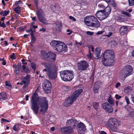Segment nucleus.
I'll use <instances>...</instances> for the list:
<instances>
[{
    "mask_svg": "<svg viewBox=\"0 0 134 134\" xmlns=\"http://www.w3.org/2000/svg\"><path fill=\"white\" fill-rule=\"evenodd\" d=\"M31 109L35 114H37L39 109L41 114H42L47 111L48 104L46 97H38L37 94L34 93L31 97Z\"/></svg>",
    "mask_w": 134,
    "mask_h": 134,
    "instance_id": "nucleus-1",
    "label": "nucleus"
},
{
    "mask_svg": "<svg viewBox=\"0 0 134 134\" xmlns=\"http://www.w3.org/2000/svg\"><path fill=\"white\" fill-rule=\"evenodd\" d=\"M41 64L45 68L42 71L43 72H46L49 79L54 80L57 77V67L56 65L54 64H50L47 62H43Z\"/></svg>",
    "mask_w": 134,
    "mask_h": 134,
    "instance_id": "nucleus-2",
    "label": "nucleus"
},
{
    "mask_svg": "<svg viewBox=\"0 0 134 134\" xmlns=\"http://www.w3.org/2000/svg\"><path fill=\"white\" fill-rule=\"evenodd\" d=\"M102 62L103 64L106 66L112 64L113 59L115 57L114 52L111 50L108 49L105 50L103 55Z\"/></svg>",
    "mask_w": 134,
    "mask_h": 134,
    "instance_id": "nucleus-3",
    "label": "nucleus"
},
{
    "mask_svg": "<svg viewBox=\"0 0 134 134\" xmlns=\"http://www.w3.org/2000/svg\"><path fill=\"white\" fill-rule=\"evenodd\" d=\"M50 45L58 53L64 52L68 50L67 46L62 42L53 40L51 42Z\"/></svg>",
    "mask_w": 134,
    "mask_h": 134,
    "instance_id": "nucleus-4",
    "label": "nucleus"
},
{
    "mask_svg": "<svg viewBox=\"0 0 134 134\" xmlns=\"http://www.w3.org/2000/svg\"><path fill=\"white\" fill-rule=\"evenodd\" d=\"M41 57L42 59L49 62H54L55 60L56 55L51 52L46 53L44 51L41 52Z\"/></svg>",
    "mask_w": 134,
    "mask_h": 134,
    "instance_id": "nucleus-5",
    "label": "nucleus"
},
{
    "mask_svg": "<svg viewBox=\"0 0 134 134\" xmlns=\"http://www.w3.org/2000/svg\"><path fill=\"white\" fill-rule=\"evenodd\" d=\"M61 79L64 81H70L73 78L74 74L72 71L65 70L60 72Z\"/></svg>",
    "mask_w": 134,
    "mask_h": 134,
    "instance_id": "nucleus-6",
    "label": "nucleus"
},
{
    "mask_svg": "<svg viewBox=\"0 0 134 134\" xmlns=\"http://www.w3.org/2000/svg\"><path fill=\"white\" fill-rule=\"evenodd\" d=\"M37 16L39 20L41 22L45 24H47L48 21L45 18L44 15V13L42 10L41 9H38L37 11Z\"/></svg>",
    "mask_w": 134,
    "mask_h": 134,
    "instance_id": "nucleus-7",
    "label": "nucleus"
},
{
    "mask_svg": "<svg viewBox=\"0 0 134 134\" xmlns=\"http://www.w3.org/2000/svg\"><path fill=\"white\" fill-rule=\"evenodd\" d=\"M88 66V63L85 60L80 61L77 63V67L79 70L80 72L86 70Z\"/></svg>",
    "mask_w": 134,
    "mask_h": 134,
    "instance_id": "nucleus-8",
    "label": "nucleus"
},
{
    "mask_svg": "<svg viewBox=\"0 0 134 134\" xmlns=\"http://www.w3.org/2000/svg\"><path fill=\"white\" fill-rule=\"evenodd\" d=\"M42 87L46 92L49 93L51 88V84L48 80H45L42 84Z\"/></svg>",
    "mask_w": 134,
    "mask_h": 134,
    "instance_id": "nucleus-9",
    "label": "nucleus"
},
{
    "mask_svg": "<svg viewBox=\"0 0 134 134\" xmlns=\"http://www.w3.org/2000/svg\"><path fill=\"white\" fill-rule=\"evenodd\" d=\"M102 108L106 111L111 113L113 111L112 106L108 102H106L102 104Z\"/></svg>",
    "mask_w": 134,
    "mask_h": 134,
    "instance_id": "nucleus-10",
    "label": "nucleus"
},
{
    "mask_svg": "<svg viewBox=\"0 0 134 134\" xmlns=\"http://www.w3.org/2000/svg\"><path fill=\"white\" fill-rule=\"evenodd\" d=\"M119 123L116 119L114 118H111L108 120L107 125L109 127H111L113 126H118L119 125Z\"/></svg>",
    "mask_w": 134,
    "mask_h": 134,
    "instance_id": "nucleus-11",
    "label": "nucleus"
},
{
    "mask_svg": "<svg viewBox=\"0 0 134 134\" xmlns=\"http://www.w3.org/2000/svg\"><path fill=\"white\" fill-rule=\"evenodd\" d=\"M30 76L29 75H27L25 77H23L21 79V82H20V85L24 84L23 88H25L27 87L29 83Z\"/></svg>",
    "mask_w": 134,
    "mask_h": 134,
    "instance_id": "nucleus-12",
    "label": "nucleus"
},
{
    "mask_svg": "<svg viewBox=\"0 0 134 134\" xmlns=\"http://www.w3.org/2000/svg\"><path fill=\"white\" fill-rule=\"evenodd\" d=\"M104 10H101L98 11L96 14V15L98 18L102 20L105 18L107 17L104 12Z\"/></svg>",
    "mask_w": 134,
    "mask_h": 134,
    "instance_id": "nucleus-13",
    "label": "nucleus"
},
{
    "mask_svg": "<svg viewBox=\"0 0 134 134\" xmlns=\"http://www.w3.org/2000/svg\"><path fill=\"white\" fill-rule=\"evenodd\" d=\"M77 120L75 118H72L67 120L66 124L67 125H70V127L73 128L77 125Z\"/></svg>",
    "mask_w": 134,
    "mask_h": 134,
    "instance_id": "nucleus-14",
    "label": "nucleus"
},
{
    "mask_svg": "<svg viewBox=\"0 0 134 134\" xmlns=\"http://www.w3.org/2000/svg\"><path fill=\"white\" fill-rule=\"evenodd\" d=\"M60 131L62 133H71L73 132L72 127H70V126L64 127L61 128Z\"/></svg>",
    "mask_w": 134,
    "mask_h": 134,
    "instance_id": "nucleus-15",
    "label": "nucleus"
},
{
    "mask_svg": "<svg viewBox=\"0 0 134 134\" xmlns=\"http://www.w3.org/2000/svg\"><path fill=\"white\" fill-rule=\"evenodd\" d=\"M78 131L79 133L81 134L84 133L86 130V126L83 123L80 122L78 125Z\"/></svg>",
    "mask_w": 134,
    "mask_h": 134,
    "instance_id": "nucleus-16",
    "label": "nucleus"
},
{
    "mask_svg": "<svg viewBox=\"0 0 134 134\" xmlns=\"http://www.w3.org/2000/svg\"><path fill=\"white\" fill-rule=\"evenodd\" d=\"M75 100V99L73 97L71 96L64 102L63 105L65 107L69 106Z\"/></svg>",
    "mask_w": 134,
    "mask_h": 134,
    "instance_id": "nucleus-17",
    "label": "nucleus"
},
{
    "mask_svg": "<svg viewBox=\"0 0 134 134\" xmlns=\"http://www.w3.org/2000/svg\"><path fill=\"white\" fill-rule=\"evenodd\" d=\"M119 77L121 79H125L126 77L129 76L125 70L123 68L120 72L119 73Z\"/></svg>",
    "mask_w": 134,
    "mask_h": 134,
    "instance_id": "nucleus-18",
    "label": "nucleus"
},
{
    "mask_svg": "<svg viewBox=\"0 0 134 134\" xmlns=\"http://www.w3.org/2000/svg\"><path fill=\"white\" fill-rule=\"evenodd\" d=\"M123 68L129 76L132 74L133 70L132 68L131 65H126Z\"/></svg>",
    "mask_w": 134,
    "mask_h": 134,
    "instance_id": "nucleus-19",
    "label": "nucleus"
},
{
    "mask_svg": "<svg viewBox=\"0 0 134 134\" xmlns=\"http://www.w3.org/2000/svg\"><path fill=\"white\" fill-rule=\"evenodd\" d=\"M54 28L57 31L59 32L61 31L62 28V23L60 22H56L54 24Z\"/></svg>",
    "mask_w": 134,
    "mask_h": 134,
    "instance_id": "nucleus-20",
    "label": "nucleus"
},
{
    "mask_svg": "<svg viewBox=\"0 0 134 134\" xmlns=\"http://www.w3.org/2000/svg\"><path fill=\"white\" fill-rule=\"evenodd\" d=\"M126 18V17L123 15H120L119 16H117L116 17V19L118 21L122 22L127 20V19Z\"/></svg>",
    "mask_w": 134,
    "mask_h": 134,
    "instance_id": "nucleus-21",
    "label": "nucleus"
},
{
    "mask_svg": "<svg viewBox=\"0 0 134 134\" xmlns=\"http://www.w3.org/2000/svg\"><path fill=\"white\" fill-rule=\"evenodd\" d=\"M82 92V89H78L71 96L73 97L76 100L77 99L78 96Z\"/></svg>",
    "mask_w": 134,
    "mask_h": 134,
    "instance_id": "nucleus-22",
    "label": "nucleus"
},
{
    "mask_svg": "<svg viewBox=\"0 0 134 134\" xmlns=\"http://www.w3.org/2000/svg\"><path fill=\"white\" fill-rule=\"evenodd\" d=\"M104 12L107 17L110 14L111 11V8L110 7L108 6L106 7L104 10Z\"/></svg>",
    "mask_w": 134,
    "mask_h": 134,
    "instance_id": "nucleus-23",
    "label": "nucleus"
},
{
    "mask_svg": "<svg viewBox=\"0 0 134 134\" xmlns=\"http://www.w3.org/2000/svg\"><path fill=\"white\" fill-rule=\"evenodd\" d=\"M127 30L126 26H123L121 27L120 29V32L122 35H124L126 33Z\"/></svg>",
    "mask_w": 134,
    "mask_h": 134,
    "instance_id": "nucleus-24",
    "label": "nucleus"
},
{
    "mask_svg": "<svg viewBox=\"0 0 134 134\" xmlns=\"http://www.w3.org/2000/svg\"><path fill=\"white\" fill-rule=\"evenodd\" d=\"M90 18V16L86 17L84 19V21L87 25L90 26L91 24V21L89 20Z\"/></svg>",
    "mask_w": 134,
    "mask_h": 134,
    "instance_id": "nucleus-25",
    "label": "nucleus"
},
{
    "mask_svg": "<svg viewBox=\"0 0 134 134\" xmlns=\"http://www.w3.org/2000/svg\"><path fill=\"white\" fill-rule=\"evenodd\" d=\"M100 25V24L98 20H97V21L91 23V25H90V26L97 28L99 27Z\"/></svg>",
    "mask_w": 134,
    "mask_h": 134,
    "instance_id": "nucleus-26",
    "label": "nucleus"
},
{
    "mask_svg": "<svg viewBox=\"0 0 134 134\" xmlns=\"http://www.w3.org/2000/svg\"><path fill=\"white\" fill-rule=\"evenodd\" d=\"M7 99V96L5 93L2 92L0 93V99L2 100H5Z\"/></svg>",
    "mask_w": 134,
    "mask_h": 134,
    "instance_id": "nucleus-27",
    "label": "nucleus"
},
{
    "mask_svg": "<svg viewBox=\"0 0 134 134\" xmlns=\"http://www.w3.org/2000/svg\"><path fill=\"white\" fill-rule=\"evenodd\" d=\"M30 35L31 37V43L33 44L35 42L36 40L35 37L33 33V31H31V32L30 34Z\"/></svg>",
    "mask_w": 134,
    "mask_h": 134,
    "instance_id": "nucleus-28",
    "label": "nucleus"
},
{
    "mask_svg": "<svg viewBox=\"0 0 134 134\" xmlns=\"http://www.w3.org/2000/svg\"><path fill=\"white\" fill-rule=\"evenodd\" d=\"M107 101L110 104L112 105H114V103L113 98L111 97V96H110L109 98L107 100Z\"/></svg>",
    "mask_w": 134,
    "mask_h": 134,
    "instance_id": "nucleus-29",
    "label": "nucleus"
},
{
    "mask_svg": "<svg viewBox=\"0 0 134 134\" xmlns=\"http://www.w3.org/2000/svg\"><path fill=\"white\" fill-rule=\"evenodd\" d=\"M9 13V10L7 11L4 10L1 12H0V14L3 16H7Z\"/></svg>",
    "mask_w": 134,
    "mask_h": 134,
    "instance_id": "nucleus-30",
    "label": "nucleus"
},
{
    "mask_svg": "<svg viewBox=\"0 0 134 134\" xmlns=\"http://www.w3.org/2000/svg\"><path fill=\"white\" fill-rule=\"evenodd\" d=\"M90 18L89 20L91 21V23L97 21L98 20L95 17L92 15L90 16Z\"/></svg>",
    "mask_w": 134,
    "mask_h": 134,
    "instance_id": "nucleus-31",
    "label": "nucleus"
},
{
    "mask_svg": "<svg viewBox=\"0 0 134 134\" xmlns=\"http://www.w3.org/2000/svg\"><path fill=\"white\" fill-rule=\"evenodd\" d=\"M93 106L94 108L97 110H98L99 107V103L96 102L93 103Z\"/></svg>",
    "mask_w": 134,
    "mask_h": 134,
    "instance_id": "nucleus-32",
    "label": "nucleus"
},
{
    "mask_svg": "<svg viewBox=\"0 0 134 134\" xmlns=\"http://www.w3.org/2000/svg\"><path fill=\"white\" fill-rule=\"evenodd\" d=\"M108 3L110 5L114 7H116V3L114 0H111L110 2H109Z\"/></svg>",
    "mask_w": 134,
    "mask_h": 134,
    "instance_id": "nucleus-33",
    "label": "nucleus"
},
{
    "mask_svg": "<svg viewBox=\"0 0 134 134\" xmlns=\"http://www.w3.org/2000/svg\"><path fill=\"white\" fill-rule=\"evenodd\" d=\"M70 88L69 86H64L62 88V90L63 92H66L70 90Z\"/></svg>",
    "mask_w": 134,
    "mask_h": 134,
    "instance_id": "nucleus-34",
    "label": "nucleus"
},
{
    "mask_svg": "<svg viewBox=\"0 0 134 134\" xmlns=\"http://www.w3.org/2000/svg\"><path fill=\"white\" fill-rule=\"evenodd\" d=\"M20 9V7H17L14 8V10L15 13L18 14L20 13L21 12Z\"/></svg>",
    "mask_w": 134,
    "mask_h": 134,
    "instance_id": "nucleus-35",
    "label": "nucleus"
},
{
    "mask_svg": "<svg viewBox=\"0 0 134 134\" xmlns=\"http://www.w3.org/2000/svg\"><path fill=\"white\" fill-rule=\"evenodd\" d=\"M94 58L97 60H99L101 57L100 54L97 53H94Z\"/></svg>",
    "mask_w": 134,
    "mask_h": 134,
    "instance_id": "nucleus-36",
    "label": "nucleus"
},
{
    "mask_svg": "<svg viewBox=\"0 0 134 134\" xmlns=\"http://www.w3.org/2000/svg\"><path fill=\"white\" fill-rule=\"evenodd\" d=\"M101 48L100 47H98L95 49V52L94 53L100 54Z\"/></svg>",
    "mask_w": 134,
    "mask_h": 134,
    "instance_id": "nucleus-37",
    "label": "nucleus"
},
{
    "mask_svg": "<svg viewBox=\"0 0 134 134\" xmlns=\"http://www.w3.org/2000/svg\"><path fill=\"white\" fill-rule=\"evenodd\" d=\"M121 13L122 14L129 17H130L131 16L130 14L126 12L122 11L121 12Z\"/></svg>",
    "mask_w": 134,
    "mask_h": 134,
    "instance_id": "nucleus-38",
    "label": "nucleus"
},
{
    "mask_svg": "<svg viewBox=\"0 0 134 134\" xmlns=\"http://www.w3.org/2000/svg\"><path fill=\"white\" fill-rule=\"evenodd\" d=\"M116 126H113L111 127H109L110 129L113 131H116L117 130Z\"/></svg>",
    "mask_w": 134,
    "mask_h": 134,
    "instance_id": "nucleus-39",
    "label": "nucleus"
},
{
    "mask_svg": "<svg viewBox=\"0 0 134 134\" xmlns=\"http://www.w3.org/2000/svg\"><path fill=\"white\" fill-rule=\"evenodd\" d=\"M13 130L15 131L18 130L19 129V127L17 125H14L13 127Z\"/></svg>",
    "mask_w": 134,
    "mask_h": 134,
    "instance_id": "nucleus-40",
    "label": "nucleus"
},
{
    "mask_svg": "<svg viewBox=\"0 0 134 134\" xmlns=\"http://www.w3.org/2000/svg\"><path fill=\"white\" fill-rule=\"evenodd\" d=\"M129 115L130 117L134 116V111L132 110L131 111H129Z\"/></svg>",
    "mask_w": 134,
    "mask_h": 134,
    "instance_id": "nucleus-41",
    "label": "nucleus"
},
{
    "mask_svg": "<svg viewBox=\"0 0 134 134\" xmlns=\"http://www.w3.org/2000/svg\"><path fill=\"white\" fill-rule=\"evenodd\" d=\"M5 83L6 86H8L11 89L12 87V85L10 84V82L9 81H6Z\"/></svg>",
    "mask_w": 134,
    "mask_h": 134,
    "instance_id": "nucleus-42",
    "label": "nucleus"
},
{
    "mask_svg": "<svg viewBox=\"0 0 134 134\" xmlns=\"http://www.w3.org/2000/svg\"><path fill=\"white\" fill-rule=\"evenodd\" d=\"M112 46L113 47L116 46L117 45V42L115 41H113L111 42Z\"/></svg>",
    "mask_w": 134,
    "mask_h": 134,
    "instance_id": "nucleus-43",
    "label": "nucleus"
},
{
    "mask_svg": "<svg viewBox=\"0 0 134 134\" xmlns=\"http://www.w3.org/2000/svg\"><path fill=\"white\" fill-rule=\"evenodd\" d=\"M31 66L32 68L35 70L36 68V65L35 63H32L31 64Z\"/></svg>",
    "mask_w": 134,
    "mask_h": 134,
    "instance_id": "nucleus-44",
    "label": "nucleus"
},
{
    "mask_svg": "<svg viewBox=\"0 0 134 134\" xmlns=\"http://www.w3.org/2000/svg\"><path fill=\"white\" fill-rule=\"evenodd\" d=\"M129 2L130 6L134 5V0H129Z\"/></svg>",
    "mask_w": 134,
    "mask_h": 134,
    "instance_id": "nucleus-45",
    "label": "nucleus"
},
{
    "mask_svg": "<svg viewBox=\"0 0 134 134\" xmlns=\"http://www.w3.org/2000/svg\"><path fill=\"white\" fill-rule=\"evenodd\" d=\"M10 58L13 59H15L16 58V57L15 56V53H13L12 54V55H10Z\"/></svg>",
    "mask_w": 134,
    "mask_h": 134,
    "instance_id": "nucleus-46",
    "label": "nucleus"
},
{
    "mask_svg": "<svg viewBox=\"0 0 134 134\" xmlns=\"http://www.w3.org/2000/svg\"><path fill=\"white\" fill-rule=\"evenodd\" d=\"M125 100L126 101V103L127 104H129L130 103L129 99L127 97V96H125Z\"/></svg>",
    "mask_w": 134,
    "mask_h": 134,
    "instance_id": "nucleus-47",
    "label": "nucleus"
},
{
    "mask_svg": "<svg viewBox=\"0 0 134 134\" xmlns=\"http://www.w3.org/2000/svg\"><path fill=\"white\" fill-rule=\"evenodd\" d=\"M98 7L100 8L104 9L105 8V7L102 4H99L98 5Z\"/></svg>",
    "mask_w": 134,
    "mask_h": 134,
    "instance_id": "nucleus-48",
    "label": "nucleus"
},
{
    "mask_svg": "<svg viewBox=\"0 0 134 134\" xmlns=\"http://www.w3.org/2000/svg\"><path fill=\"white\" fill-rule=\"evenodd\" d=\"M15 67V68H14V72L16 74H19V70H18L16 68V65H14Z\"/></svg>",
    "mask_w": 134,
    "mask_h": 134,
    "instance_id": "nucleus-49",
    "label": "nucleus"
},
{
    "mask_svg": "<svg viewBox=\"0 0 134 134\" xmlns=\"http://www.w3.org/2000/svg\"><path fill=\"white\" fill-rule=\"evenodd\" d=\"M22 4V2L20 1H16L15 4V5H21Z\"/></svg>",
    "mask_w": 134,
    "mask_h": 134,
    "instance_id": "nucleus-50",
    "label": "nucleus"
},
{
    "mask_svg": "<svg viewBox=\"0 0 134 134\" xmlns=\"http://www.w3.org/2000/svg\"><path fill=\"white\" fill-rule=\"evenodd\" d=\"M87 56L88 59H91L92 58V55L90 52V50H89V54H88L87 55Z\"/></svg>",
    "mask_w": 134,
    "mask_h": 134,
    "instance_id": "nucleus-51",
    "label": "nucleus"
},
{
    "mask_svg": "<svg viewBox=\"0 0 134 134\" xmlns=\"http://www.w3.org/2000/svg\"><path fill=\"white\" fill-rule=\"evenodd\" d=\"M86 33L87 34L90 36H92L93 35V32L89 31H87Z\"/></svg>",
    "mask_w": 134,
    "mask_h": 134,
    "instance_id": "nucleus-52",
    "label": "nucleus"
},
{
    "mask_svg": "<svg viewBox=\"0 0 134 134\" xmlns=\"http://www.w3.org/2000/svg\"><path fill=\"white\" fill-rule=\"evenodd\" d=\"M104 32V31H99L98 32L96 33V34L97 35H100L102 34Z\"/></svg>",
    "mask_w": 134,
    "mask_h": 134,
    "instance_id": "nucleus-53",
    "label": "nucleus"
},
{
    "mask_svg": "<svg viewBox=\"0 0 134 134\" xmlns=\"http://www.w3.org/2000/svg\"><path fill=\"white\" fill-rule=\"evenodd\" d=\"M115 97L117 99H119L121 98V96H119L118 94L116 95Z\"/></svg>",
    "mask_w": 134,
    "mask_h": 134,
    "instance_id": "nucleus-54",
    "label": "nucleus"
},
{
    "mask_svg": "<svg viewBox=\"0 0 134 134\" xmlns=\"http://www.w3.org/2000/svg\"><path fill=\"white\" fill-rule=\"evenodd\" d=\"M93 89L95 93H97L98 92V89L96 87L94 86L93 88Z\"/></svg>",
    "mask_w": 134,
    "mask_h": 134,
    "instance_id": "nucleus-55",
    "label": "nucleus"
},
{
    "mask_svg": "<svg viewBox=\"0 0 134 134\" xmlns=\"http://www.w3.org/2000/svg\"><path fill=\"white\" fill-rule=\"evenodd\" d=\"M1 120L2 122V123H3V122H5V121L7 122H10L8 120H6V119H4L3 118H2L1 119Z\"/></svg>",
    "mask_w": 134,
    "mask_h": 134,
    "instance_id": "nucleus-56",
    "label": "nucleus"
},
{
    "mask_svg": "<svg viewBox=\"0 0 134 134\" xmlns=\"http://www.w3.org/2000/svg\"><path fill=\"white\" fill-rule=\"evenodd\" d=\"M67 32H69L67 34L68 35H70L72 33V31L69 29L67 30Z\"/></svg>",
    "mask_w": 134,
    "mask_h": 134,
    "instance_id": "nucleus-57",
    "label": "nucleus"
},
{
    "mask_svg": "<svg viewBox=\"0 0 134 134\" xmlns=\"http://www.w3.org/2000/svg\"><path fill=\"white\" fill-rule=\"evenodd\" d=\"M69 19H71L73 20L74 21H76V20L75 18L74 17H72L71 16H70Z\"/></svg>",
    "mask_w": 134,
    "mask_h": 134,
    "instance_id": "nucleus-58",
    "label": "nucleus"
},
{
    "mask_svg": "<svg viewBox=\"0 0 134 134\" xmlns=\"http://www.w3.org/2000/svg\"><path fill=\"white\" fill-rule=\"evenodd\" d=\"M21 66L20 65V64H18V65H17V66H16V68H17V69L18 70H19L21 69Z\"/></svg>",
    "mask_w": 134,
    "mask_h": 134,
    "instance_id": "nucleus-59",
    "label": "nucleus"
},
{
    "mask_svg": "<svg viewBox=\"0 0 134 134\" xmlns=\"http://www.w3.org/2000/svg\"><path fill=\"white\" fill-rule=\"evenodd\" d=\"M120 85H121L120 83L119 82H118L116 83V86H115V87L116 88H118L119 86H120Z\"/></svg>",
    "mask_w": 134,
    "mask_h": 134,
    "instance_id": "nucleus-60",
    "label": "nucleus"
},
{
    "mask_svg": "<svg viewBox=\"0 0 134 134\" xmlns=\"http://www.w3.org/2000/svg\"><path fill=\"white\" fill-rule=\"evenodd\" d=\"M25 60L24 59H23L22 60V63L24 65H26L27 64L26 62H25Z\"/></svg>",
    "mask_w": 134,
    "mask_h": 134,
    "instance_id": "nucleus-61",
    "label": "nucleus"
},
{
    "mask_svg": "<svg viewBox=\"0 0 134 134\" xmlns=\"http://www.w3.org/2000/svg\"><path fill=\"white\" fill-rule=\"evenodd\" d=\"M1 26L3 28H5L6 27V26L4 24V22H3L1 25Z\"/></svg>",
    "mask_w": 134,
    "mask_h": 134,
    "instance_id": "nucleus-62",
    "label": "nucleus"
},
{
    "mask_svg": "<svg viewBox=\"0 0 134 134\" xmlns=\"http://www.w3.org/2000/svg\"><path fill=\"white\" fill-rule=\"evenodd\" d=\"M109 35H107L106 36L108 37H109L113 34L112 32H110L109 33Z\"/></svg>",
    "mask_w": 134,
    "mask_h": 134,
    "instance_id": "nucleus-63",
    "label": "nucleus"
},
{
    "mask_svg": "<svg viewBox=\"0 0 134 134\" xmlns=\"http://www.w3.org/2000/svg\"><path fill=\"white\" fill-rule=\"evenodd\" d=\"M75 42L76 44H79L80 45H82V43H81L78 42L76 41H75Z\"/></svg>",
    "mask_w": 134,
    "mask_h": 134,
    "instance_id": "nucleus-64",
    "label": "nucleus"
}]
</instances>
